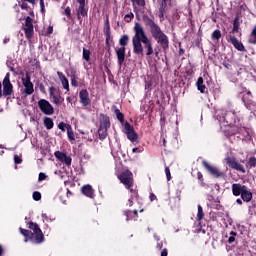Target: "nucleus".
<instances>
[{
	"instance_id": "f257e3e1",
	"label": "nucleus",
	"mask_w": 256,
	"mask_h": 256,
	"mask_svg": "<svg viewBox=\"0 0 256 256\" xmlns=\"http://www.w3.org/2000/svg\"><path fill=\"white\" fill-rule=\"evenodd\" d=\"M134 33L135 35L132 38L133 53H135V55H143V53H145L146 57H151V55L155 53L153 42L147 37V34H145V29L141 23H135Z\"/></svg>"
},
{
	"instance_id": "f03ea898",
	"label": "nucleus",
	"mask_w": 256,
	"mask_h": 256,
	"mask_svg": "<svg viewBox=\"0 0 256 256\" xmlns=\"http://www.w3.org/2000/svg\"><path fill=\"white\" fill-rule=\"evenodd\" d=\"M142 19L146 27H149L153 39L157 42L154 47V55L159 58V53H167L169 51V36L163 32L161 26L155 23L151 17L144 15Z\"/></svg>"
},
{
	"instance_id": "7ed1b4c3",
	"label": "nucleus",
	"mask_w": 256,
	"mask_h": 256,
	"mask_svg": "<svg viewBox=\"0 0 256 256\" xmlns=\"http://www.w3.org/2000/svg\"><path fill=\"white\" fill-rule=\"evenodd\" d=\"M28 229H23L22 227L19 228V231L23 237H25V243L28 241H32V239L35 237V243L41 244L43 241H45V235L43 234V231L39 227L37 223L29 222L28 223ZM33 231V232H32Z\"/></svg>"
},
{
	"instance_id": "20e7f679",
	"label": "nucleus",
	"mask_w": 256,
	"mask_h": 256,
	"mask_svg": "<svg viewBox=\"0 0 256 256\" xmlns=\"http://www.w3.org/2000/svg\"><path fill=\"white\" fill-rule=\"evenodd\" d=\"M99 128H98V135L100 141H105L107 139V130L111 129V120L107 114H100L99 118Z\"/></svg>"
},
{
	"instance_id": "39448f33",
	"label": "nucleus",
	"mask_w": 256,
	"mask_h": 256,
	"mask_svg": "<svg viewBox=\"0 0 256 256\" xmlns=\"http://www.w3.org/2000/svg\"><path fill=\"white\" fill-rule=\"evenodd\" d=\"M2 97H11L13 95V84L11 83V73H6L2 81Z\"/></svg>"
},
{
	"instance_id": "423d86ee",
	"label": "nucleus",
	"mask_w": 256,
	"mask_h": 256,
	"mask_svg": "<svg viewBox=\"0 0 256 256\" xmlns=\"http://www.w3.org/2000/svg\"><path fill=\"white\" fill-rule=\"evenodd\" d=\"M124 133L127 136V139L131 141V143H135L139 139V134L135 132V128L128 121L124 123Z\"/></svg>"
},
{
	"instance_id": "0eeeda50",
	"label": "nucleus",
	"mask_w": 256,
	"mask_h": 256,
	"mask_svg": "<svg viewBox=\"0 0 256 256\" xmlns=\"http://www.w3.org/2000/svg\"><path fill=\"white\" fill-rule=\"evenodd\" d=\"M118 179L127 189L133 187V173L131 171L126 170L121 172Z\"/></svg>"
},
{
	"instance_id": "6e6552de",
	"label": "nucleus",
	"mask_w": 256,
	"mask_h": 256,
	"mask_svg": "<svg viewBox=\"0 0 256 256\" xmlns=\"http://www.w3.org/2000/svg\"><path fill=\"white\" fill-rule=\"evenodd\" d=\"M22 31H24L26 39H33V35H35V29L33 26V18H31V16L26 17Z\"/></svg>"
},
{
	"instance_id": "1a4fd4ad",
	"label": "nucleus",
	"mask_w": 256,
	"mask_h": 256,
	"mask_svg": "<svg viewBox=\"0 0 256 256\" xmlns=\"http://www.w3.org/2000/svg\"><path fill=\"white\" fill-rule=\"evenodd\" d=\"M225 162L230 167V169H234V171H240V173H245V167L241 163H239V160L235 158L234 156H227L225 158Z\"/></svg>"
},
{
	"instance_id": "9d476101",
	"label": "nucleus",
	"mask_w": 256,
	"mask_h": 256,
	"mask_svg": "<svg viewBox=\"0 0 256 256\" xmlns=\"http://www.w3.org/2000/svg\"><path fill=\"white\" fill-rule=\"evenodd\" d=\"M202 165L206 169V171H208L209 174L212 175V177H215L216 179H221V177H225L224 172L220 171V169L216 166H211L209 162L203 160Z\"/></svg>"
},
{
	"instance_id": "9b49d317",
	"label": "nucleus",
	"mask_w": 256,
	"mask_h": 256,
	"mask_svg": "<svg viewBox=\"0 0 256 256\" xmlns=\"http://www.w3.org/2000/svg\"><path fill=\"white\" fill-rule=\"evenodd\" d=\"M22 84L24 86L23 93L26 97L35 93V89L33 88V82H31V75H29V72H26L25 78H22Z\"/></svg>"
},
{
	"instance_id": "f8f14e48",
	"label": "nucleus",
	"mask_w": 256,
	"mask_h": 256,
	"mask_svg": "<svg viewBox=\"0 0 256 256\" xmlns=\"http://www.w3.org/2000/svg\"><path fill=\"white\" fill-rule=\"evenodd\" d=\"M38 107L44 115H53V113H55V108H53V105L46 99H40L38 101Z\"/></svg>"
},
{
	"instance_id": "ddd939ff",
	"label": "nucleus",
	"mask_w": 256,
	"mask_h": 256,
	"mask_svg": "<svg viewBox=\"0 0 256 256\" xmlns=\"http://www.w3.org/2000/svg\"><path fill=\"white\" fill-rule=\"evenodd\" d=\"M222 119L226 122L225 125H235L237 123V113L235 111H222Z\"/></svg>"
},
{
	"instance_id": "4468645a",
	"label": "nucleus",
	"mask_w": 256,
	"mask_h": 256,
	"mask_svg": "<svg viewBox=\"0 0 256 256\" xmlns=\"http://www.w3.org/2000/svg\"><path fill=\"white\" fill-rule=\"evenodd\" d=\"M226 40L228 41V43H231V45H233V47L236 48L237 51H242V52L247 51L245 49V46L243 45V42L239 41V39H237L235 35L233 34L227 35Z\"/></svg>"
},
{
	"instance_id": "2eb2a0df",
	"label": "nucleus",
	"mask_w": 256,
	"mask_h": 256,
	"mask_svg": "<svg viewBox=\"0 0 256 256\" xmlns=\"http://www.w3.org/2000/svg\"><path fill=\"white\" fill-rule=\"evenodd\" d=\"M54 156L56 157V159H58V161H60L61 163H65V165L67 167H71V163L73 161V159H71L70 156L67 155V153L65 152H61V151H56L54 153Z\"/></svg>"
},
{
	"instance_id": "dca6fc26",
	"label": "nucleus",
	"mask_w": 256,
	"mask_h": 256,
	"mask_svg": "<svg viewBox=\"0 0 256 256\" xmlns=\"http://www.w3.org/2000/svg\"><path fill=\"white\" fill-rule=\"evenodd\" d=\"M79 99L82 107H89L91 105V98H89V91L83 89L79 92Z\"/></svg>"
},
{
	"instance_id": "f3484780",
	"label": "nucleus",
	"mask_w": 256,
	"mask_h": 256,
	"mask_svg": "<svg viewBox=\"0 0 256 256\" xmlns=\"http://www.w3.org/2000/svg\"><path fill=\"white\" fill-rule=\"evenodd\" d=\"M82 194L89 199H95V190L92 185L86 184L81 188Z\"/></svg>"
},
{
	"instance_id": "a211bd4d",
	"label": "nucleus",
	"mask_w": 256,
	"mask_h": 256,
	"mask_svg": "<svg viewBox=\"0 0 256 256\" xmlns=\"http://www.w3.org/2000/svg\"><path fill=\"white\" fill-rule=\"evenodd\" d=\"M49 95L50 99L52 100V103L54 105H61L63 103L64 99L61 96L55 95V87H49Z\"/></svg>"
},
{
	"instance_id": "6ab92c4d",
	"label": "nucleus",
	"mask_w": 256,
	"mask_h": 256,
	"mask_svg": "<svg viewBox=\"0 0 256 256\" xmlns=\"http://www.w3.org/2000/svg\"><path fill=\"white\" fill-rule=\"evenodd\" d=\"M246 188L247 186L243 184H239V183L232 184V193L234 197H239V195L241 196Z\"/></svg>"
},
{
	"instance_id": "aec40b11",
	"label": "nucleus",
	"mask_w": 256,
	"mask_h": 256,
	"mask_svg": "<svg viewBox=\"0 0 256 256\" xmlns=\"http://www.w3.org/2000/svg\"><path fill=\"white\" fill-rule=\"evenodd\" d=\"M117 59H118V65L121 67L123 63H125V47L115 48Z\"/></svg>"
},
{
	"instance_id": "412c9836",
	"label": "nucleus",
	"mask_w": 256,
	"mask_h": 256,
	"mask_svg": "<svg viewBox=\"0 0 256 256\" xmlns=\"http://www.w3.org/2000/svg\"><path fill=\"white\" fill-rule=\"evenodd\" d=\"M124 215L126 217V221H137L139 219V211L138 210H125Z\"/></svg>"
},
{
	"instance_id": "4be33fe9",
	"label": "nucleus",
	"mask_w": 256,
	"mask_h": 256,
	"mask_svg": "<svg viewBox=\"0 0 256 256\" xmlns=\"http://www.w3.org/2000/svg\"><path fill=\"white\" fill-rule=\"evenodd\" d=\"M242 201L244 203H251L253 201V192L249 189V187L246 186L244 192H242V195H240Z\"/></svg>"
},
{
	"instance_id": "5701e85b",
	"label": "nucleus",
	"mask_w": 256,
	"mask_h": 256,
	"mask_svg": "<svg viewBox=\"0 0 256 256\" xmlns=\"http://www.w3.org/2000/svg\"><path fill=\"white\" fill-rule=\"evenodd\" d=\"M57 75L62 83V86L64 87V89H66V91H69V80L67 79V77L65 76V74H63V72H57Z\"/></svg>"
},
{
	"instance_id": "b1692460",
	"label": "nucleus",
	"mask_w": 256,
	"mask_h": 256,
	"mask_svg": "<svg viewBox=\"0 0 256 256\" xmlns=\"http://www.w3.org/2000/svg\"><path fill=\"white\" fill-rule=\"evenodd\" d=\"M196 87L200 93H207V86L204 84L203 77H199L196 82Z\"/></svg>"
},
{
	"instance_id": "393cba45",
	"label": "nucleus",
	"mask_w": 256,
	"mask_h": 256,
	"mask_svg": "<svg viewBox=\"0 0 256 256\" xmlns=\"http://www.w3.org/2000/svg\"><path fill=\"white\" fill-rule=\"evenodd\" d=\"M81 17H87V9L85 8V4H79L77 9V18L81 19Z\"/></svg>"
},
{
	"instance_id": "a878e982",
	"label": "nucleus",
	"mask_w": 256,
	"mask_h": 256,
	"mask_svg": "<svg viewBox=\"0 0 256 256\" xmlns=\"http://www.w3.org/2000/svg\"><path fill=\"white\" fill-rule=\"evenodd\" d=\"M248 43L250 45H256V25L253 27L252 31L248 36Z\"/></svg>"
},
{
	"instance_id": "bb28decb",
	"label": "nucleus",
	"mask_w": 256,
	"mask_h": 256,
	"mask_svg": "<svg viewBox=\"0 0 256 256\" xmlns=\"http://www.w3.org/2000/svg\"><path fill=\"white\" fill-rule=\"evenodd\" d=\"M104 35H106V45H109V40L111 39V27L109 26V19H106Z\"/></svg>"
},
{
	"instance_id": "cd10ccee",
	"label": "nucleus",
	"mask_w": 256,
	"mask_h": 256,
	"mask_svg": "<svg viewBox=\"0 0 256 256\" xmlns=\"http://www.w3.org/2000/svg\"><path fill=\"white\" fill-rule=\"evenodd\" d=\"M239 131V126H231L225 133L226 137H233V135H237Z\"/></svg>"
},
{
	"instance_id": "c85d7f7f",
	"label": "nucleus",
	"mask_w": 256,
	"mask_h": 256,
	"mask_svg": "<svg viewBox=\"0 0 256 256\" xmlns=\"http://www.w3.org/2000/svg\"><path fill=\"white\" fill-rule=\"evenodd\" d=\"M114 113L118 121L121 123V125H125V115L121 112V110H119V108H116L114 110Z\"/></svg>"
},
{
	"instance_id": "c756f323",
	"label": "nucleus",
	"mask_w": 256,
	"mask_h": 256,
	"mask_svg": "<svg viewBox=\"0 0 256 256\" xmlns=\"http://www.w3.org/2000/svg\"><path fill=\"white\" fill-rule=\"evenodd\" d=\"M240 23H239V16H236L234 18V21H233V28H232V31L231 33H239V27H240Z\"/></svg>"
},
{
	"instance_id": "7c9ffc66",
	"label": "nucleus",
	"mask_w": 256,
	"mask_h": 256,
	"mask_svg": "<svg viewBox=\"0 0 256 256\" xmlns=\"http://www.w3.org/2000/svg\"><path fill=\"white\" fill-rule=\"evenodd\" d=\"M71 76H70V79H71V85L72 87H79V82H77V76L75 75V73H77L76 70H72L71 71Z\"/></svg>"
},
{
	"instance_id": "2f4dec72",
	"label": "nucleus",
	"mask_w": 256,
	"mask_h": 256,
	"mask_svg": "<svg viewBox=\"0 0 256 256\" xmlns=\"http://www.w3.org/2000/svg\"><path fill=\"white\" fill-rule=\"evenodd\" d=\"M54 125L55 123H53V119L49 117L44 118V126L46 127V129L48 130L53 129Z\"/></svg>"
},
{
	"instance_id": "473e14b6",
	"label": "nucleus",
	"mask_w": 256,
	"mask_h": 256,
	"mask_svg": "<svg viewBox=\"0 0 256 256\" xmlns=\"http://www.w3.org/2000/svg\"><path fill=\"white\" fill-rule=\"evenodd\" d=\"M82 58L84 59V61H91V50L83 48Z\"/></svg>"
},
{
	"instance_id": "72a5a7b5",
	"label": "nucleus",
	"mask_w": 256,
	"mask_h": 256,
	"mask_svg": "<svg viewBox=\"0 0 256 256\" xmlns=\"http://www.w3.org/2000/svg\"><path fill=\"white\" fill-rule=\"evenodd\" d=\"M222 34H221V30L217 29L214 30L211 34V39L212 41H219V39H221Z\"/></svg>"
},
{
	"instance_id": "f704fd0d",
	"label": "nucleus",
	"mask_w": 256,
	"mask_h": 256,
	"mask_svg": "<svg viewBox=\"0 0 256 256\" xmlns=\"http://www.w3.org/2000/svg\"><path fill=\"white\" fill-rule=\"evenodd\" d=\"M242 101H243L246 109H249V110H251L252 105H255L254 101H252L251 99H247V97H245V96L242 97Z\"/></svg>"
},
{
	"instance_id": "c9c22d12",
	"label": "nucleus",
	"mask_w": 256,
	"mask_h": 256,
	"mask_svg": "<svg viewBox=\"0 0 256 256\" xmlns=\"http://www.w3.org/2000/svg\"><path fill=\"white\" fill-rule=\"evenodd\" d=\"M128 43H129V36L127 34L122 35V37L119 40V45H121V47H127Z\"/></svg>"
},
{
	"instance_id": "e433bc0d",
	"label": "nucleus",
	"mask_w": 256,
	"mask_h": 256,
	"mask_svg": "<svg viewBox=\"0 0 256 256\" xmlns=\"http://www.w3.org/2000/svg\"><path fill=\"white\" fill-rule=\"evenodd\" d=\"M205 218V213L203 212V207L201 205H198V213L196 216L197 221H203Z\"/></svg>"
},
{
	"instance_id": "4c0bfd02",
	"label": "nucleus",
	"mask_w": 256,
	"mask_h": 256,
	"mask_svg": "<svg viewBox=\"0 0 256 256\" xmlns=\"http://www.w3.org/2000/svg\"><path fill=\"white\" fill-rule=\"evenodd\" d=\"M246 167H249V169L256 167V158L254 156L249 158L248 162L246 163Z\"/></svg>"
},
{
	"instance_id": "58836bf2",
	"label": "nucleus",
	"mask_w": 256,
	"mask_h": 256,
	"mask_svg": "<svg viewBox=\"0 0 256 256\" xmlns=\"http://www.w3.org/2000/svg\"><path fill=\"white\" fill-rule=\"evenodd\" d=\"M130 190V199H134L135 201H137L139 199V191H137V189H128Z\"/></svg>"
},
{
	"instance_id": "ea45409f",
	"label": "nucleus",
	"mask_w": 256,
	"mask_h": 256,
	"mask_svg": "<svg viewBox=\"0 0 256 256\" xmlns=\"http://www.w3.org/2000/svg\"><path fill=\"white\" fill-rule=\"evenodd\" d=\"M165 13H167V8L159 7L158 17H159L160 21H165Z\"/></svg>"
},
{
	"instance_id": "a19ab883",
	"label": "nucleus",
	"mask_w": 256,
	"mask_h": 256,
	"mask_svg": "<svg viewBox=\"0 0 256 256\" xmlns=\"http://www.w3.org/2000/svg\"><path fill=\"white\" fill-rule=\"evenodd\" d=\"M67 135L70 141H75V134L73 133V128H71V125H68L67 127Z\"/></svg>"
},
{
	"instance_id": "79ce46f5",
	"label": "nucleus",
	"mask_w": 256,
	"mask_h": 256,
	"mask_svg": "<svg viewBox=\"0 0 256 256\" xmlns=\"http://www.w3.org/2000/svg\"><path fill=\"white\" fill-rule=\"evenodd\" d=\"M197 179L200 182V185L202 187H205V179H203V173H201L200 171L197 172Z\"/></svg>"
},
{
	"instance_id": "37998d69",
	"label": "nucleus",
	"mask_w": 256,
	"mask_h": 256,
	"mask_svg": "<svg viewBox=\"0 0 256 256\" xmlns=\"http://www.w3.org/2000/svg\"><path fill=\"white\" fill-rule=\"evenodd\" d=\"M134 17H135V14H133V12H130L129 14H126L124 16L125 22L126 23H131V21H133Z\"/></svg>"
},
{
	"instance_id": "c03bdc74",
	"label": "nucleus",
	"mask_w": 256,
	"mask_h": 256,
	"mask_svg": "<svg viewBox=\"0 0 256 256\" xmlns=\"http://www.w3.org/2000/svg\"><path fill=\"white\" fill-rule=\"evenodd\" d=\"M235 237H237V232L231 231L230 237L228 238V243H235Z\"/></svg>"
},
{
	"instance_id": "a18cd8bd",
	"label": "nucleus",
	"mask_w": 256,
	"mask_h": 256,
	"mask_svg": "<svg viewBox=\"0 0 256 256\" xmlns=\"http://www.w3.org/2000/svg\"><path fill=\"white\" fill-rule=\"evenodd\" d=\"M238 134L243 135V137H245L247 135V128L238 126Z\"/></svg>"
},
{
	"instance_id": "49530a36",
	"label": "nucleus",
	"mask_w": 256,
	"mask_h": 256,
	"mask_svg": "<svg viewBox=\"0 0 256 256\" xmlns=\"http://www.w3.org/2000/svg\"><path fill=\"white\" fill-rule=\"evenodd\" d=\"M32 197L34 201H41V192L39 191L33 192Z\"/></svg>"
},
{
	"instance_id": "de8ad7c7",
	"label": "nucleus",
	"mask_w": 256,
	"mask_h": 256,
	"mask_svg": "<svg viewBox=\"0 0 256 256\" xmlns=\"http://www.w3.org/2000/svg\"><path fill=\"white\" fill-rule=\"evenodd\" d=\"M14 163H15L16 165H21V163H23V159L21 158V156L15 154V155H14Z\"/></svg>"
},
{
	"instance_id": "09e8293b",
	"label": "nucleus",
	"mask_w": 256,
	"mask_h": 256,
	"mask_svg": "<svg viewBox=\"0 0 256 256\" xmlns=\"http://www.w3.org/2000/svg\"><path fill=\"white\" fill-rule=\"evenodd\" d=\"M165 174L167 177V181H171V170L169 169V166L165 167Z\"/></svg>"
},
{
	"instance_id": "8fccbe9b",
	"label": "nucleus",
	"mask_w": 256,
	"mask_h": 256,
	"mask_svg": "<svg viewBox=\"0 0 256 256\" xmlns=\"http://www.w3.org/2000/svg\"><path fill=\"white\" fill-rule=\"evenodd\" d=\"M64 15H66V17H68V19H71V8L70 7L65 8Z\"/></svg>"
},
{
	"instance_id": "3c124183",
	"label": "nucleus",
	"mask_w": 256,
	"mask_h": 256,
	"mask_svg": "<svg viewBox=\"0 0 256 256\" xmlns=\"http://www.w3.org/2000/svg\"><path fill=\"white\" fill-rule=\"evenodd\" d=\"M209 217H210V220H211V221H217V213L211 211V212L209 213Z\"/></svg>"
},
{
	"instance_id": "603ef678",
	"label": "nucleus",
	"mask_w": 256,
	"mask_h": 256,
	"mask_svg": "<svg viewBox=\"0 0 256 256\" xmlns=\"http://www.w3.org/2000/svg\"><path fill=\"white\" fill-rule=\"evenodd\" d=\"M47 179V174L40 172L38 176V181H45Z\"/></svg>"
},
{
	"instance_id": "864d4df0",
	"label": "nucleus",
	"mask_w": 256,
	"mask_h": 256,
	"mask_svg": "<svg viewBox=\"0 0 256 256\" xmlns=\"http://www.w3.org/2000/svg\"><path fill=\"white\" fill-rule=\"evenodd\" d=\"M52 34H53V26H48L45 36L48 37V35H52Z\"/></svg>"
},
{
	"instance_id": "5fc2aeb1",
	"label": "nucleus",
	"mask_w": 256,
	"mask_h": 256,
	"mask_svg": "<svg viewBox=\"0 0 256 256\" xmlns=\"http://www.w3.org/2000/svg\"><path fill=\"white\" fill-rule=\"evenodd\" d=\"M65 127H67V125L64 122L58 124V129H60V131L65 132Z\"/></svg>"
},
{
	"instance_id": "6e6d98bb",
	"label": "nucleus",
	"mask_w": 256,
	"mask_h": 256,
	"mask_svg": "<svg viewBox=\"0 0 256 256\" xmlns=\"http://www.w3.org/2000/svg\"><path fill=\"white\" fill-rule=\"evenodd\" d=\"M156 249H158L159 251H161L163 249V242L159 241V239H158V242L156 245Z\"/></svg>"
},
{
	"instance_id": "4d7b16f0",
	"label": "nucleus",
	"mask_w": 256,
	"mask_h": 256,
	"mask_svg": "<svg viewBox=\"0 0 256 256\" xmlns=\"http://www.w3.org/2000/svg\"><path fill=\"white\" fill-rule=\"evenodd\" d=\"M178 55H185V49H183L182 47H181V44H179V51H178Z\"/></svg>"
},
{
	"instance_id": "13d9d810",
	"label": "nucleus",
	"mask_w": 256,
	"mask_h": 256,
	"mask_svg": "<svg viewBox=\"0 0 256 256\" xmlns=\"http://www.w3.org/2000/svg\"><path fill=\"white\" fill-rule=\"evenodd\" d=\"M20 7H21V9H23V10L29 9V5H28L27 3H25V2H23L22 4H20Z\"/></svg>"
},
{
	"instance_id": "bf43d9fd",
	"label": "nucleus",
	"mask_w": 256,
	"mask_h": 256,
	"mask_svg": "<svg viewBox=\"0 0 256 256\" xmlns=\"http://www.w3.org/2000/svg\"><path fill=\"white\" fill-rule=\"evenodd\" d=\"M137 5H140V7H145V0H136Z\"/></svg>"
},
{
	"instance_id": "052dcab7",
	"label": "nucleus",
	"mask_w": 256,
	"mask_h": 256,
	"mask_svg": "<svg viewBox=\"0 0 256 256\" xmlns=\"http://www.w3.org/2000/svg\"><path fill=\"white\" fill-rule=\"evenodd\" d=\"M167 3H168V2L160 1V7H161V8H164V9H167Z\"/></svg>"
},
{
	"instance_id": "680f3d73",
	"label": "nucleus",
	"mask_w": 256,
	"mask_h": 256,
	"mask_svg": "<svg viewBox=\"0 0 256 256\" xmlns=\"http://www.w3.org/2000/svg\"><path fill=\"white\" fill-rule=\"evenodd\" d=\"M169 255V252L167 251V248H164L161 252V255L160 256H167Z\"/></svg>"
},
{
	"instance_id": "e2e57ef3",
	"label": "nucleus",
	"mask_w": 256,
	"mask_h": 256,
	"mask_svg": "<svg viewBox=\"0 0 256 256\" xmlns=\"http://www.w3.org/2000/svg\"><path fill=\"white\" fill-rule=\"evenodd\" d=\"M157 200V196L154 193L150 194V201H155Z\"/></svg>"
},
{
	"instance_id": "0e129e2a",
	"label": "nucleus",
	"mask_w": 256,
	"mask_h": 256,
	"mask_svg": "<svg viewBox=\"0 0 256 256\" xmlns=\"http://www.w3.org/2000/svg\"><path fill=\"white\" fill-rule=\"evenodd\" d=\"M223 67H225V69H231V64L227 63V62H223Z\"/></svg>"
},
{
	"instance_id": "69168bd1",
	"label": "nucleus",
	"mask_w": 256,
	"mask_h": 256,
	"mask_svg": "<svg viewBox=\"0 0 256 256\" xmlns=\"http://www.w3.org/2000/svg\"><path fill=\"white\" fill-rule=\"evenodd\" d=\"M236 203H237L238 205H243V199L237 198V199H236Z\"/></svg>"
},
{
	"instance_id": "338daca9",
	"label": "nucleus",
	"mask_w": 256,
	"mask_h": 256,
	"mask_svg": "<svg viewBox=\"0 0 256 256\" xmlns=\"http://www.w3.org/2000/svg\"><path fill=\"white\" fill-rule=\"evenodd\" d=\"M39 89L42 93L45 92V86L43 84H40Z\"/></svg>"
},
{
	"instance_id": "774afa93",
	"label": "nucleus",
	"mask_w": 256,
	"mask_h": 256,
	"mask_svg": "<svg viewBox=\"0 0 256 256\" xmlns=\"http://www.w3.org/2000/svg\"><path fill=\"white\" fill-rule=\"evenodd\" d=\"M133 201H135V199L129 198V200H128L129 207H131L133 205Z\"/></svg>"
}]
</instances>
